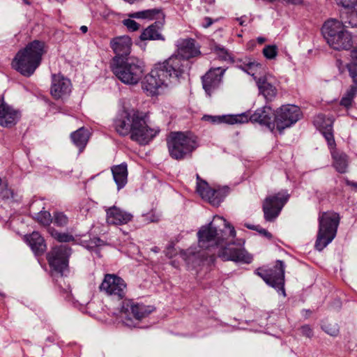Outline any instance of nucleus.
I'll return each instance as SVG.
<instances>
[{"mask_svg": "<svg viewBox=\"0 0 357 357\" xmlns=\"http://www.w3.org/2000/svg\"><path fill=\"white\" fill-rule=\"evenodd\" d=\"M116 131L121 135H130V139L140 145L149 144L159 132L149 127L139 112L123 111L114 122Z\"/></svg>", "mask_w": 357, "mask_h": 357, "instance_id": "f257e3e1", "label": "nucleus"}, {"mask_svg": "<svg viewBox=\"0 0 357 357\" xmlns=\"http://www.w3.org/2000/svg\"><path fill=\"white\" fill-rule=\"evenodd\" d=\"M218 223H222L225 228L229 229V236L234 238L236 236L234 227L231 226L227 220L221 216L216 215L213 220L206 227H203L198 232L199 245L200 248L206 249H214L211 253L214 255H218V252L222 250H227V253L233 250V246L222 247L219 244L227 238V235L222 229H218Z\"/></svg>", "mask_w": 357, "mask_h": 357, "instance_id": "f03ea898", "label": "nucleus"}, {"mask_svg": "<svg viewBox=\"0 0 357 357\" xmlns=\"http://www.w3.org/2000/svg\"><path fill=\"white\" fill-rule=\"evenodd\" d=\"M110 68L116 77L126 84H137L144 75L143 62L136 57L114 56Z\"/></svg>", "mask_w": 357, "mask_h": 357, "instance_id": "7ed1b4c3", "label": "nucleus"}, {"mask_svg": "<svg viewBox=\"0 0 357 357\" xmlns=\"http://www.w3.org/2000/svg\"><path fill=\"white\" fill-rule=\"evenodd\" d=\"M167 144L169 155L176 160L190 155L199 146L197 137L190 132H171Z\"/></svg>", "mask_w": 357, "mask_h": 357, "instance_id": "20e7f679", "label": "nucleus"}, {"mask_svg": "<svg viewBox=\"0 0 357 357\" xmlns=\"http://www.w3.org/2000/svg\"><path fill=\"white\" fill-rule=\"evenodd\" d=\"M322 33L329 46L335 50H347L353 45L351 35L345 30L343 23L336 20L326 21Z\"/></svg>", "mask_w": 357, "mask_h": 357, "instance_id": "39448f33", "label": "nucleus"}, {"mask_svg": "<svg viewBox=\"0 0 357 357\" xmlns=\"http://www.w3.org/2000/svg\"><path fill=\"white\" fill-rule=\"evenodd\" d=\"M340 215L333 211L321 212L319 215V231L315 248L321 251L335 238L340 224Z\"/></svg>", "mask_w": 357, "mask_h": 357, "instance_id": "423d86ee", "label": "nucleus"}, {"mask_svg": "<svg viewBox=\"0 0 357 357\" xmlns=\"http://www.w3.org/2000/svg\"><path fill=\"white\" fill-rule=\"evenodd\" d=\"M44 43L34 40L24 49V76L30 77L40 66L44 54Z\"/></svg>", "mask_w": 357, "mask_h": 357, "instance_id": "0eeeda50", "label": "nucleus"}, {"mask_svg": "<svg viewBox=\"0 0 357 357\" xmlns=\"http://www.w3.org/2000/svg\"><path fill=\"white\" fill-rule=\"evenodd\" d=\"M302 116L301 109L295 105H284L274 112V124L276 129L282 132L285 128L297 122Z\"/></svg>", "mask_w": 357, "mask_h": 357, "instance_id": "6e6552de", "label": "nucleus"}, {"mask_svg": "<svg viewBox=\"0 0 357 357\" xmlns=\"http://www.w3.org/2000/svg\"><path fill=\"white\" fill-rule=\"evenodd\" d=\"M255 273L261 277L266 284L275 288L280 289L282 295L285 296L284 289V264L282 261L278 260L275 265L272 268H258Z\"/></svg>", "mask_w": 357, "mask_h": 357, "instance_id": "1a4fd4ad", "label": "nucleus"}, {"mask_svg": "<svg viewBox=\"0 0 357 357\" xmlns=\"http://www.w3.org/2000/svg\"><path fill=\"white\" fill-rule=\"evenodd\" d=\"M158 66L163 71V75L167 80L171 79L177 80L186 72L189 62L178 55H174Z\"/></svg>", "mask_w": 357, "mask_h": 357, "instance_id": "9d476101", "label": "nucleus"}, {"mask_svg": "<svg viewBox=\"0 0 357 357\" xmlns=\"http://www.w3.org/2000/svg\"><path fill=\"white\" fill-rule=\"evenodd\" d=\"M288 199L289 195L283 192L268 196L262 206L265 220L273 221L280 214Z\"/></svg>", "mask_w": 357, "mask_h": 357, "instance_id": "9b49d317", "label": "nucleus"}, {"mask_svg": "<svg viewBox=\"0 0 357 357\" xmlns=\"http://www.w3.org/2000/svg\"><path fill=\"white\" fill-rule=\"evenodd\" d=\"M100 290L118 299L125 297L127 291L126 282L115 274H106L100 285Z\"/></svg>", "mask_w": 357, "mask_h": 357, "instance_id": "f8f14e48", "label": "nucleus"}, {"mask_svg": "<svg viewBox=\"0 0 357 357\" xmlns=\"http://www.w3.org/2000/svg\"><path fill=\"white\" fill-rule=\"evenodd\" d=\"M70 253V248L66 245L54 247L47 256L50 266L56 271L63 273L68 268Z\"/></svg>", "mask_w": 357, "mask_h": 357, "instance_id": "ddd939ff", "label": "nucleus"}, {"mask_svg": "<svg viewBox=\"0 0 357 357\" xmlns=\"http://www.w3.org/2000/svg\"><path fill=\"white\" fill-rule=\"evenodd\" d=\"M152 311L151 307L135 303L130 300L125 301L121 307V313L125 317L124 323L127 326H131L132 317L140 321L146 317Z\"/></svg>", "mask_w": 357, "mask_h": 357, "instance_id": "4468645a", "label": "nucleus"}, {"mask_svg": "<svg viewBox=\"0 0 357 357\" xmlns=\"http://www.w3.org/2000/svg\"><path fill=\"white\" fill-rule=\"evenodd\" d=\"M167 79L163 75V71L157 66L144 78L142 88L149 95L154 96L158 93V90L163 85H167Z\"/></svg>", "mask_w": 357, "mask_h": 357, "instance_id": "2eb2a0df", "label": "nucleus"}, {"mask_svg": "<svg viewBox=\"0 0 357 357\" xmlns=\"http://www.w3.org/2000/svg\"><path fill=\"white\" fill-rule=\"evenodd\" d=\"M226 68L222 67L211 68L203 77V87L208 96L218 89Z\"/></svg>", "mask_w": 357, "mask_h": 357, "instance_id": "dca6fc26", "label": "nucleus"}, {"mask_svg": "<svg viewBox=\"0 0 357 357\" xmlns=\"http://www.w3.org/2000/svg\"><path fill=\"white\" fill-rule=\"evenodd\" d=\"M71 86L70 80L63 75L59 73L52 75L50 94L54 99L63 98L68 96L71 92Z\"/></svg>", "mask_w": 357, "mask_h": 357, "instance_id": "f3484780", "label": "nucleus"}, {"mask_svg": "<svg viewBox=\"0 0 357 357\" xmlns=\"http://www.w3.org/2000/svg\"><path fill=\"white\" fill-rule=\"evenodd\" d=\"M133 215L121 208L113 206L106 209V221L108 225H122L132 221Z\"/></svg>", "mask_w": 357, "mask_h": 357, "instance_id": "a211bd4d", "label": "nucleus"}, {"mask_svg": "<svg viewBox=\"0 0 357 357\" xmlns=\"http://www.w3.org/2000/svg\"><path fill=\"white\" fill-rule=\"evenodd\" d=\"M218 257L224 261H234L245 264H250L252 260V257L246 250L235 247L230 250V253H227V250H219Z\"/></svg>", "mask_w": 357, "mask_h": 357, "instance_id": "6ab92c4d", "label": "nucleus"}, {"mask_svg": "<svg viewBox=\"0 0 357 357\" xmlns=\"http://www.w3.org/2000/svg\"><path fill=\"white\" fill-rule=\"evenodd\" d=\"M197 192L202 199L207 200L213 206H218L221 202V198L219 193L214 189L209 187L208 184L200 180L197 176Z\"/></svg>", "mask_w": 357, "mask_h": 357, "instance_id": "aec40b11", "label": "nucleus"}, {"mask_svg": "<svg viewBox=\"0 0 357 357\" xmlns=\"http://www.w3.org/2000/svg\"><path fill=\"white\" fill-rule=\"evenodd\" d=\"M273 112V109L269 106H264L257 109L250 116V120L254 123H259L261 125H264L271 130L275 128L274 121H272V116Z\"/></svg>", "mask_w": 357, "mask_h": 357, "instance_id": "412c9836", "label": "nucleus"}, {"mask_svg": "<svg viewBox=\"0 0 357 357\" xmlns=\"http://www.w3.org/2000/svg\"><path fill=\"white\" fill-rule=\"evenodd\" d=\"M333 121L329 118L326 119L322 114L318 115L314 119V123L318 126L319 130L323 133L326 139L328 142V144L332 150H335V143L332 132V126Z\"/></svg>", "mask_w": 357, "mask_h": 357, "instance_id": "4be33fe9", "label": "nucleus"}, {"mask_svg": "<svg viewBox=\"0 0 357 357\" xmlns=\"http://www.w3.org/2000/svg\"><path fill=\"white\" fill-rule=\"evenodd\" d=\"M257 85L259 91L267 102L272 101L278 94L276 87L272 84L270 75H264L257 79Z\"/></svg>", "mask_w": 357, "mask_h": 357, "instance_id": "5701e85b", "label": "nucleus"}, {"mask_svg": "<svg viewBox=\"0 0 357 357\" xmlns=\"http://www.w3.org/2000/svg\"><path fill=\"white\" fill-rule=\"evenodd\" d=\"M110 45L116 54L115 56L128 58L127 56L130 53L132 40L127 36L116 37L111 41Z\"/></svg>", "mask_w": 357, "mask_h": 357, "instance_id": "b1692460", "label": "nucleus"}, {"mask_svg": "<svg viewBox=\"0 0 357 357\" xmlns=\"http://www.w3.org/2000/svg\"><path fill=\"white\" fill-rule=\"evenodd\" d=\"M178 54L183 59L188 61L199 54L198 47L195 45V41L192 38L181 39L178 42Z\"/></svg>", "mask_w": 357, "mask_h": 357, "instance_id": "393cba45", "label": "nucleus"}, {"mask_svg": "<svg viewBox=\"0 0 357 357\" xmlns=\"http://www.w3.org/2000/svg\"><path fill=\"white\" fill-rule=\"evenodd\" d=\"M17 117V112L8 106L3 98L0 99V125L11 127L16 123Z\"/></svg>", "mask_w": 357, "mask_h": 357, "instance_id": "a878e982", "label": "nucleus"}, {"mask_svg": "<svg viewBox=\"0 0 357 357\" xmlns=\"http://www.w3.org/2000/svg\"><path fill=\"white\" fill-rule=\"evenodd\" d=\"M26 241L31 250L37 255H43L47 249L43 237L37 231H33L26 236Z\"/></svg>", "mask_w": 357, "mask_h": 357, "instance_id": "bb28decb", "label": "nucleus"}, {"mask_svg": "<svg viewBox=\"0 0 357 357\" xmlns=\"http://www.w3.org/2000/svg\"><path fill=\"white\" fill-rule=\"evenodd\" d=\"M203 119L211 121L213 123H226L228 124L243 123L248 122V116L245 114L241 115H225V116H204Z\"/></svg>", "mask_w": 357, "mask_h": 357, "instance_id": "cd10ccee", "label": "nucleus"}, {"mask_svg": "<svg viewBox=\"0 0 357 357\" xmlns=\"http://www.w3.org/2000/svg\"><path fill=\"white\" fill-rule=\"evenodd\" d=\"M165 21H157L144 30L140 36L142 40H163L160 30L162 28Z\"/></svg>", "mask_w": 357, "mask_h": 357, "instance_id": "c85d7f7f", "label": "nucleus"}, {"mask_svg": "<svg viewBox=\"0 0 357 357\" xmlns=\"http://www.w3.org/2000/svg\"><path fill=\"white\" fill-rule=\"evenodd\" d=\"M38 205H39V203L37 202H33L31 204L29 208L30 215L40 224L43 225H49L52 221L50 213L46 211H38L40 210V207H37Z\"/></svg>", "mask_w": 357, "mask_h": 357, "instance_id": "c756f323", "label": "nucleus"}, {"mask_svg": "<svg viewBox=\"0 0 357 357\" xmlns=\"http://www.w3.org/2000/svg\"><path fill=\"white\" fill-rule=\"evenodd\" d=\"M90 133L89 130L84 127H82L73 132L71 135V139L74 144L79 147V152L82 151L86 146L89 139Z\"/></svg>", "mask_w": 357, "mask_h": 357, "instance_id": "7c9ffc66", "label": "nucleus"}, {"mask_svg": "<svg viewBox=\"0 0 357 357\" xmlns=\"http://www.w3.org/2000/svg\"><path fill=\"white\" fill-rule=\"evenodd\" d=\"M331 155L333 160V165L335 169L340 173H344L348 167V157L342 152L337 151L336 149L332 150Z\"/></svg>", "mask_w": 357, "mask_h": 357, "instance_id": "2f4dec72", "label": "nucleus"}, {"mask_svg": "<svg viewBox=\"0 0 357 357\" xmlns=\"http://www.w3.org/2000/svg\"><path fill=\"white\" fill-rule=\"evenodd\" d=\"M114 179L117 184L118 189L123 188L127 183V165L121 164L112 168Z\"/></svg>", "mask_w": 357, "mask_h": 357, "instance_id": "473e14b6", "label": "nucleus"}, {"mask_svg": "<svg viewBox=\"0 0 357 357\" xmlns=\"http://www.w3.org/2000/svg\"><path fill=\"white\" fill-rule=\"evenodd\" d=\"M242 69L248 74L254 77L256 82L259 77L266 75L264 68L262 65L256 61L244 62L242 66Z\"/></svg>", "mask_w": 357, "mask_h": 357, "instance_id": "72a5a7b5", "label": "nucleus"}, {"mask_svg": "<svg viewBox=\"0 0 357 357\" xmlns=\"http://www.w3.org/2000/svg\"><path fill=\"white\" fill-rule=\"evenodd\" d=\"M132 16L137 18L156 19L158 20V21H165V15L160 9H150L137 12L134 13Z\"/></svg>", "mask_w": 357, "mask_h": 357, "instance_id": "f704fd0d", "label": "nucleus"}, {"mask_svg": "<svg viewBox=\"0 0 357 357\" xmlns=\"http://www.w3.org/2000/svg\"><path fill=\"white\" fill-rule=\"evenodd\" d=\"M50 235L59 242L66 243L74 241V237L67 233H61L56 230L54 228H49Z\"/></svg>", "mask_w": 357, "mask_h": 357, "instance_id": "c9c22d12", "label": "nucleus"}, {"mask_svg": "<svg viewBox=\"0 0 357 357\" xmlns=\"http://www.w3.org/2000/svg\"><path fill=\"white\" fill-rule=\"evenodd\" d=\"M22 224V217L20 214L11 215L8 221V227L20 236H21L20 229Z\"/></svg>", "mask_w": 357, "mask_h": 357, "instance_id": "e433bc0d", "label": "nucleus"}, {"mask_svg": "<svg viewBox=\"0 0 357 357\" xmlns=\"http://www.w3.org/2000/svg\"><path fill=\"white\" fill-rule=\"evenodd\" d=\"M357 93V86L352 84L349 90L347 92L345 96L342 98L340 104L346 107H349L353 101L354 96Z\"/></svg>", "mask_w": 357, "mask_h": 357, "instance_id": "4c0bfd02", "label": "nucleus"}, {"mask_svg": "<svg viewBox=\"0 0 357 357\" xmlns=\"http://www.w3.org/2000/svg\"><path fill=\"white\" fill-rule=\"evenodd\" d=\"M342 20L344 26L348 24L351 27H357V8L347 12Z\"/></svg>", "mask_w": 357, "mask_h": 357, "instance_id": "58836bf2", "label": "nucleus"}, {"mask_svg": "<svg viewBox=\"0 0 357 357\" xmlns=\"http://www.w3.org/2000/svg\"><path fill=\"white\" fill-rule=\"evenodd\" d=\"M52 222L58 227H64L68 224V218L64 213L56 212L54 213Z\"/></svg>", "mask_w": 357, "mask_h": 357, "instance_id": "ea45409f", "label": "nucleus"}, {"mask_svg": "<svg viewBox=\"0 0 357 357\" xmlns=\"http://www.w3.org/2000/svg\"><path fill=\"white\" fill-rule=\"evenodd\" d=\"M322 329L332 336H336L339 333V327L334 322H326L322 324Z\"/></svg>", "mask_w": 357, "mask_h": 357, "instance_id": "a19ab883", "label": "nucleus"}, {"mask_svg": "<svg viewBox=\"0 0 357 357\" xmlns=\"http://www.w3.org/2000/svg\"><path fill=\"white\" fill-rule=\"evenodd\" d=\"M12 66L14 69L22 75V49H20L12 61Z\"/></svg>", "mask_w": 357, "mask_h": 357, "instance_id": "79ce46f5", "label": "nucleus"}, {"mask_svg": "<svg viewBox=\"0 0 357 357\" xmlns=\"http://www.w3.org/2000/svg\"><path fill=\"white\" fill-rule=\"evenodd\" d=\"M276 45H267L263 50L264 56L268 59H273L277 56Z\"/></svg>", "mask_w": 357, "mask_h": 357, "instance_id": "37998d69", "label": "nucleus"}, {"mask_svg": "<svg viewBox=\"0 0 357 357\" xmlns=\"http://www.w3.org/2000/svg\"><path fill=\"white\" fill-rule=\"evenodd\" d=\"M348 70L350 77L353 79L354 84L357 86V68L356 63H348L345 66Z\"/></svg>", "mask_w": 357, "mask_h": 357, "instance_id": "c03bdc74", "label": "nucleus"}, {"mask_svg": "<svg viewBox=\"0 0 357 357\" xmlns=\"http://www.w3.org/2000/svg\"><path fill=\"white\" fill-rule=\"evenodd\" d=\"M214 52L218 55V56L222 60L226 61L230 59L229 53L224 47L215 46L214 47Z\"/></svg>", "mask_w": 357, "mask_h": 357, "instance_id": "a18cd8bd", "label": "nucleus"}, {"mask_svg": "<svg viewBox=\"0 0 357 357\" xmlns=\"http://www.w3.org/2000/svg\"><path fill=\"white\" fill-rule=\"evenodd\" d=\"M123 24L130 31H137L139 28V25L132 20H125L123 21Z\"/></svg>", "mask_w": 357, "mask_h": 357, "instance_id": "49530a36", "label": "nucleus"}, {"mask_svg": "<svg viewBox=\"0 0 357 357\" xmlns=\"http://www.w3.org/2000/svg\"><path fill=\"white\" fill-rule=\"evenodd\" d=\"M337 5L344 8H349L354 5L357 0H335Z\"/></svg>", "mask_w": 357, "mask_h": 357, "instance_id": "de8ad7c7", "label": "nucleus"}, {"mask_svg": "<svg viewBox=\"0 0 357 357\" xmlns=\"http://www.w3.org/2000/svg\"><path fill=\"white\" fill-rule=\"evenodd\" d=\"M302 334L307 337H312L313 335V332L312 328L309 326H303L301 328Z\"/></svg>", "mask_w": 357, "mask_h": 357, "instance_id": "09e8293b", "label": "nucleus"}, {"mask_svg": "<svg viewBox=\"0 0 357 357\" xmlns=\"http://www.w3.org/2000/svg\"><path fill=\"white\" fill-rule=\"evenodd\" d=\"M13 192L10 190L5 189L1 191V196L3 199H8L10 196L12 197Z\"/></svg>", "mask_w": 357, "mask_h": 357, "instance_id": "8fccbe9b", "label": "nucleus"}, {"mask_svg": "<svg viewBox=\"0 0 357 357\" xmlns=\"http://www.w3.org/2000/svg\"><path fill=\"white\" fill-rule=\"evenodd\" d=\"M213 23V20L211 17H206L204 18V21H203V23H202V26L204 28H208Z\"/></svg>", "mask_w": 357, "mask_h": 357, "instance_id": "3c124183", "label": "nucleus"}, {"mask_svg": "<svg viewBox=\"0 0 357 357\" xmlns=\"http://www.w3.org/2000/svg\"><path fill=\"white\" fill-rule=\"evenodd\" d=\"M261 234L264 235V236L267 237L268 238H271L272 237V235L271 233H269L267 230L265 229H259L257 230Z\"/></svg>", "mask_w": 357, "mask_h": 357, "instance_id": "603ef678", "label": "nucleus"}, {"mask_svg": "<svg viewBox=\"0 0 357 357\" xmlns=\"http://www.w3.org/2000/svg\"><path fill=\"white\" fill-rule=\"evenodd\" d=\"M351 56L357 64V47L354 48L351 52Z\"/></svg>", "mask_w": 357, "mask_h": 357, "instance_id": "864d4df0", "label": "nucleus"}, {"mask_svg": "<svg viewBox=\"0 0 357 357\" xmlns=\"http://www.w3.org/2000/svg\"><path fill=\"white\" fill-rule=\"evenodd\" d=\"M337 66L341 73L344 72V67L342 64V62L340 60H337Z\"/></svg>", "mask_w": 357, "mask_h": 357, "instance_id": "5fc2aeb1", "label": "nucleus"}, {"mask_svg": "<svg viewBox=\"0 0 357 357\" xmlns=\"http://www.w3.org/2000/svg\"><path fill=\"white\" fill-rule=\"evenodd\" d=\"M346 184L349 186H351L355 189H357V182H354L349 180H346Z\"/></svg>", "mask_w": 357, "mask_h": 357, "instance_id": "6e6d98bb", "label": "nucleus"}, {"mask_svg": "<svg viewBox=\"0 0 357 357\" xmlns=\"http://www.w3.org/2000/svg\"><path fill=\"white\" fill-rule=\"evenodd\" d=\"M80 30L83 33H86L88 31V28L86 26L84 25L80 27Z\"/></svg>", "mask_w": 357, "mask_h": 357, "instance_id": "4d7b16f0", "label": "nucleus"}, {"mask_svg": "<svg viewBox=\"0 0 357 357\" xmlns=\"http://www.w3.org/2000/svg\"><path fill=\"white\" fill-rule=\"evenodd\" d=\"M246 227L249 229H253V230H258V226H255V225H246Z\"/></svg>", "mask_w": 357, "mask_h": 357, "instance_id": "13d9d810", "label": "nucleus"}, {"mask_svg": "<svg viewBox=\"0 0 357 357\" xmlns=\"http://www.w3.org/2000/svg\"><path fill=\"white\" fill-rule=\"evenodd\" d=\"M237 20L238 22H239V24L241 25V26H243L244 25V23H245V21L243 20L242 17L241 18H237Z\"/></svg>", "mask_w": 357, "mask_h": 357, "instance_id": "bf43d9fd", "label": "nucleus"}, {"mask_svg": "<svg viewBox=\"0 0 357 357\" xmlns=\"http://www.w3.org/2000/svg\"><path fill=\"white\" fill-rule=\"evenodd\" d=\"M257 40H258V42H259V43H261H261H263L265 41V39H264V38H258V39H257Z\"/></svg>", "mask_w": 357, "mask_h": 357, "instance_id": "052dcab7", "label": "nucleus"}, {"mask_svg": "<svg viewBox=\"0 0 357 357\" xmlns=\"http://www.w3.org/2000/svg\"><path fill=\"white\" fill-rule=\"evenodd\" d=\"M124 1H126V2H128V3H133L135 0H124Z\"/></svg>", "mask_w": 357, "mask_h": 357, "instance_id": "680f3d73", "label": "nucleus"}]
</instances>
